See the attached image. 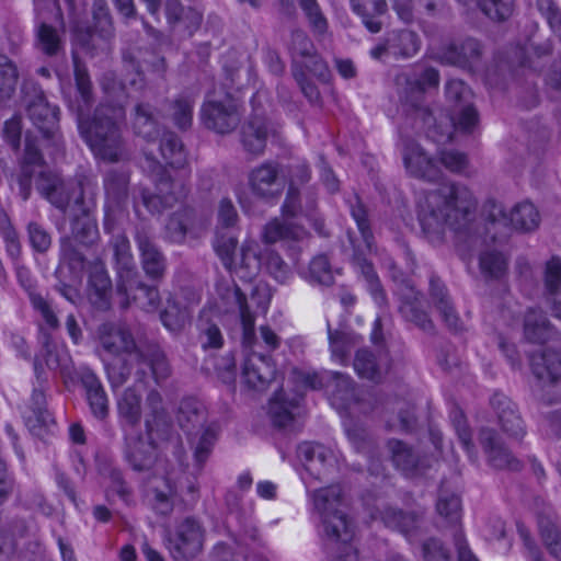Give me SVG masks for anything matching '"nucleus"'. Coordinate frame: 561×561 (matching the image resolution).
<instances>
[{"label": "nucleus", "instance_id": "c85d7f7f", "mask_svg": "<svg viewBox=\"0 0 561 561\" xmlns=\"http://www.w3.org/2000/svg\"><path fill=\"white\" fill-rule=\"evenodd\" d=\"M34 369L37 379V386L34 387L28 410L30 414L25 416L26 424L31 428V431H36V428L46 427L54 423L51 414L47 410V401L45 394L44 379L42 378V369L37 365L34 364Z\"/></svg>", "mask_w": 561, "mask_h": 561}, {"label": "nucleus", "instance_id": "7ed1b4c3", "mask_svg": "<svg viewBox=\"0 0 561 561\" xmlns=\"http://www.w3.org/2000/svg\"><path fill=\"white\" fill-rule=\"evenodd\" d=\"M313 507L321 519V536L327 556L331 561H358L352 545L354 525L343 512V491L337 484L321 488L311 494Z\"/></svg>", "mask_w": 561, "mask_h": 561}, {"label": "nucleus", "instance_id": "a19ab883", "mask_svg": "<svg viewBox=\"0 0 561 561\" xmlns=\"http://www.w3.org/2000/svg\"><path fill=\"white\" fill-rule=\"evenodd\" d=\"M134 133L150 142L158 138L159 127L154 108L149 103H138L131 113Z\"/></svg>", "mask_w": 561, "mask_h": 561}, {"label": "nucleus", "instance_id": "72a5a7b5", "mask_svg": "<svg viewBox=\"0 0 561 561\" xmlns=\"http://www.w3.org/2000/svg\"><path fill=\"white\" fill-rule=\"evenodd\" d=\"M80 381L85 390V398L91 413L99 420H104L108 415V400L106 392L96 377L90 369H82Z\"/></svg>", "mask_w": 561, "mask_h": 561}, {"label": "nucleus", "instance_id": "39448f33", "mask_svg": "<svg viewBox=\"0 0 561 561\" xmlns=\"http://www.w3.org/2000/svg\"><path fill=\"white\" fill-rule=\"evenodd\" d=\"M141 168L150 176L158 191L157 194L146 188L141 191L142 204L150 213H160L164 208L172 207L187 195L188 190L185 184L171 179L167 169L147 149H144Z\"/></svg>", "mask_w": 561, "mask_h": 561}, {"label": "nucleus", "instance_id": "9d476101", "mask_svg": "<svg viewBox=\"0 0 561 561\" xmlns=\"http://www.w3.org/2000/svg\"><path fill=\"white\" fill-rule=\"evenodd\" d=\"M202 124L209 130L225 135L232 133L241 122V112L233 98L206 100L201 107Z\"/></svg>", "mask_w": 561, "mask_h": 561}, {"label": "nucleus", "instance_id": "bb28decb", "mask_svg": "<svg viewBox=\"0 0 561 561\" xmlns=\"http://www.w3.org/2000/svg\"><path fill=\"white\" fill-rule=\"evenodd\" d=\"M135 240L140 252V261L145 274L151 280L160 282L167 270L165 256L145 228L137 230Z\"/></svg>", "mask_w": 561, "mask_h": 561}, {"label": "nucleus", "instance_id": "7c9ffc66", "mask_svg": "<svg viewBox=\"0 0 561 561\" xmlns=\"http://www.w3.org/2000/svg\"><path fill=\"white\" fill-rule=\"evenodd\" d=\"M270 128L265 117L253 114L241 127L240 140L243 149L253 156H261L266 147Z\"/></svg>", "mask_w": 561, "mask_h": 561}, {"label": "nucleus", "instance_id": "dca6fc26", "mask_svg": "<svg viewBox=\"0 0 561 561\" xmlns=\"http://www.w3.org/2000/svg\"><path fill=\"white\" fill-rule=\"evenodd\" d=\"M129 175L125 172L111 171L104 179V188L108 205L105 210L104 230L113 232L116 222L125 217L123 204L128 196Z\"/></svg>", "mask_w": 561, "mask_h": 561}, {"label": "nucleus", "instance_id": "393cba45", "mask_svg": "<svg viewBox=\"0 0 561 561\" xmlns=\"http://www.w3.org/2000/svg\"><path fill=\"white\" fill-rule=\"evenodd\" d=\"M324 383L330 396L333 408L337 411H346L356 403V391L354 381L345 374L337 371H329L323 375L319 383L312 382L313 389Z\"/></svg>", "mask_w": 561, "mask_h": 561}, {"label": "nucleus", "instance_id": "ddd939ff", "mask_svg": "<svg viewBox=\"0 0 561 561\" xmlns=\"http://www.w3.org/2000/svg\"><path fill=\"white\" fill-rule=\"evenodd\" d=\"M421 47L419 35L410 30H393L387 32L382 39L370 49V56L376 60L386 57L407 59L413 57Z\"/></svg>", "mask_w": 561, "mask_h": 561}, {"label": "nucleus", "instance_id": "aec40b11", "mask_svg": "<svg viewBox=\"0 0 561 561\" xmlns=\"http://www.w3.org/2000/svg\"><path fill=\"white\" fill-rule=\"evenodd\" d=\"M478 439L489 465L494 469L519 471L523 468L522 461L511 451L494 428L481 427Z\"/></svg>", "mask_w": 561, "mask_h": 561}, {"label": "nucleus", "instance_id": "f3484780", "mask_svg": "<svg viewBox=\"0 0 561 561\" xmlns=\"http://www.w3.org/2000/svg\"><path fill=\"white\" fill-rule=\"evenodd\" d=\"M383 525L403 535L409 541L416 540L426 529L425 510H403L386 506L380 511Z\"/></svg>", "mask_w": 561, "mask_h": 561}, {"label": "nucleus", "instance_id": "0e129e2a", "mask_svg": "<svg viewBox=\"0 0 561 561\" xmlns=\"http://www.w3.org/2000/svg\"><path fill=\"white\" fill-rule=\"evenodd\" d=\"M237 268L243 270L245 276H254L262 264V256H259L256 244L253 241H247L242 244L240 252L236 255Z\"/></svg>", "mask_w": 561, "mask_h": 561}, {"label": "nucleus", "instance_id": "09e8293b", "mask_svg": "<svg viewBox=\"0 0 561 561\" xmlns=\"http://www.w3.org/2000/svg\"><path fill=\"white\" fill-rule=\"evenodd\" d=\"M353 11L358 14L364 25L371 32L381 30V22L376 18L387 11L386 0H351Z\"/></svg>", "mask_w": 561, "mask_h": 561}, {"label": "nucleus", "instance_id": "bf43d9fd", "mask_svg": "<svg viewBox=\"0 0 561 561\" xmlns=\"http://www.w3.org/2000/svg\"><path fill=\"white\" fill-rule=\"evenodd\" d=\"M316 208V201L311 198L304 207L300 198L299 188L288 186L286 197L282 205V215L285 218H295L299 215L312 217V211Z\"/></svg>", "mask_w": 561, "mask_h": 561}, {"label": "nucleus", "instance_id": "473e14b6", "mask_svg": "<svg viewBox=\"0 0 561 561\" xmlns=\"http://www.w3.org/2000/svg\"><path fill=\"white\" fill-rule=\"evenodd\" d=\"M88 283L89 299L92 305L100 310L108 309L112 282L102 261L98 260L90 265Z\"/></svg>", "mask_w": 561, "mask_h": 561}, {"label": "nucleus", "instance_id": "412c9836", "mask_svg": "<svg viewBox=\"0 0 561 561\" xmlns=\"http://www.w3.org/2000/svg\"><path fill=\"white\" fill-rule=\"evenodd\" d=\"M490 407L501 431L511 439L522 440L527 431L518 407L504 393L495 392L490 398Z\"/></svg>", "mask_w": 561, "mask_h": 561}, {"label": "nucleus", "instance_id": "423d86ee", "mask_svg": "<svg viewBox=\"0 0 561 561\" xmlns=\"http://www.w3.org/2000/svg\"><path fill=\"white\" fill-rule=\"evenodd\" d=\"M447 100L454 104V114L447 118L445 129L437 141H449L454 130L471 133L479 123L477 110L471 104L472 92L470 88L458 79L447 81L445 87Z\"/></svg>", "mask_w": 561, "mask_h": 561}, {"label": "nucleus", "instance_id": "a878e982", "mask_svg": "<svg viewBox=\"0 0 561 561\" xmlns=\"http://www.w3.org/2000/svg\"><path fill=\"white\" fill-rule=\"evenodd\" d=\"M125 288H119V282H116V291L122 297V307L127 308L131 302H136L146 311H154L160 305V295L157 286L147 285L142 282L139 272L133 277V282L123 284Z\"/></svg>", "mask_w": 561, "mask_h": 561}, {"label": "nucleus", "instance_id": "cd10ccee", "mask_svg": "<svg viewBox=\"0 0 561 561\" xmlns=\"http://www.w3.org/2000/svg\"><path fill=\"white\" fill-rule=\"evenodd\" d=\"M353 366L360 378L379 382L390 369V357L383 350L374 353L368 348H360L355 353Z\"/></svg>", "mask_w": 561, "mask_h": 561}, {"label": "nucleus", "instance_id": "f8f14e48", "mask_svg": "<svg viewBox=\"0 0 561 561\" xmlns=\"http://www.w3.org/2000/svg\"><path fill=\"white\" fill-rule=\"evenodd\" d=\"M283 172L282 164L274 160H266L254 167L248 176L252 194L266 202L277 201L285 187Z\"/></svg>", "mask_w": 561, "mask_h": 561}, {"label": "nucleus", "instance_id": "5fc2aeb1", "mask_svg": "<svg viewBox=\"0 0 561 561\" xmlns=\"http://www.w3.org/2000/svg\"><path fill=\"white\" fill-rule=\"evenodd\" d=\"M94 33L91 39L98 35L102 41L108 42L115 35L113 18L105 0H95L93 3Z\"/></svg>", "mask_w": 561, "mask_h": 561}, {"label": "nucleus", "instance_id": "2eb2a0df", "mask_svg": "<svg viewBox=\"0 0 561 561\" xmlns=\"http://www.w3.org/2000/svg\"><path fill=\"white\" fill-rule=\"evenodd\" d=\"M289 51L293 58V69L306 68L323 81L329 78L330 71L325 61L317 53L313 43L305 32L296 30L291 33Z\"/></svg>", "mask_w": 561, "mask_h": 561}, {"label": "nucleus", "instance_id": "de8ad7c7", "mask_svg": "<svg viewBox=\"0 0 561 561\" xmlns=\"http://www.w3.org/2000/svg\"><path fill=\"white\" fill-rule=\"evenodd\" d=\"M71 238L83 247H92L100 238L96 220L83 209L71 221Z\"/></svg>", "mask_w": 561, "mask_h": 561}, {"label": "nucleus", "instance_id": "49530a36", "mask_svg": "<svg viewBox=\"0 0 561 561\" xmlns=\"http://www.w3.org/2000/svg\"><path fill=\"white\" fill-rule=\"evenodd\" d=\"M538 526L541 538L549 552L561 560V530L557 523V515L552 510L538 514Z\"/></svg>", "mask_w": 561, "mask_h": 561}, {"label": "nucleus", "instance_id": "69168bd1", "mask_svg": "<svg viewBox=\"0 0 561 561\" xmlns=\"http://www.w3.org/2000/svg\"><path fill=\"white\" fill-rule=\"evenodd\" d=\"M262 261L267 273L279 284H285L290 278V267L274 250H265L262 253Z\"/></svg>", "mask_w": 561, "mask_h": 561}, {"label": "nucleus", "instance_id": "774afa93", "mask_svg": "<svg viewBox=\"0 0 561 561\" xmlns=\"http://www.w3.org/2000/svg\"><path fill=\"white\" fill-rule=\"evenodd\" d=\"M237 238L230 234L217 232L214 247L224 265L229 270L237 268Z\"/></svg>", "mask_w": 561, "mask_h": 561}, {"label": "nucleus", "instance_id": "338daca9", "mask_svg": "<svg viewBox=\"0 0 561 561\" xmlns=\"http://www.w3.org/2000/svg\"><path fill=\"white\" fill-rule=\"evenodd\" d=\"M479 265L486 278H501L507 270L506 259L497 251L483 252L480 255Z\"/></svg>", "mask_w": 561, "mask_h": 561}, {"label": "nucleus", "instance_id": "6e6552de", "mask_svg": "<svg viewBox=\"0 0 561 561\" xmlns=\"http://www.w3.org/2000/svg\"><path fill=\"white\" fill-rule=\"evenodd\" d=\"M53 11L54 24L43 16L39 2L35 1L37 24L35 30V47L47 57H59L65 54L66 23L64 13L57 2L48 3Z\"/></svg>", "mask_w": 561, "mask_h": 561}, {"label": "nucleus", "instance_id": "052dcab7", "mask_svg": "<svg viewBox=\"0 0 561 561\" xmlns=\"http://www.w3.org/2000/svg\"><path fill=\"white\" fill-rule=\"evenodd\" d=\"M190 443L194 449V459L202 467L208 459L215 445L216 435L211 427L207 426L199 434L188 435Z\"/></svg>", "mask_w": 561, "mask_h": 561}, {"label": "nucleus", "instance_id": "6e6d98bb", "mask_svg": "<svg viewBox=\"0 0 561 561\" xmlns=\"http://www.w3.org/2000/svg\"><path fill=\"white\" fill-rule=\"evenodd\" d=\"M195 99L188 94H180L170 104V117L173 124L182 130L192 126Z\"/></svg>", "mask_w": 561, "mask_h": 561}, {"label": "nucleus", "instance_id": "c756f323", "mask_svg": "<svg viewBox=\"0 0 561 561\" xmlns=\"http://www.w3.org/2000/svg\"><path fill=\"white\" fill-rule=\"evenodd\" d=\"M327 331L332 359L346 365L352 350L359 343V336L343 323L333 327L328 322Z\"/></svg>", "mask_w": 561, "mask_h": 561}, {"label": "nucleus", "instance_id": "79ce46f5", "mask_svg": "<svg viewBox=\"0 0 561 561\" xmlns=\"http://www.w3.org/2000/svg\"><path fill=\"white\" fill-rule=\"evenodd\" d=\"M305 234L306 231L302 227L276 217L263 227L262 240L267 244H273L278 241H299Z\"/></svg>", "mask_w": 561, "mask_h": 561}, {"label": "nucleus", "instance_id": "6ab92c4d", "mask_svg": "<svg viewBox=\"0 0 561 561\" xmlns=\"http://www.w3.org/2000/svg\"><path fill=\"white\" fill-rule=\"evenodd\" d=\"M25 103L27 116L33 124L45 138L54 139L58 127V108L47 102L43 90L37 85L30 87Z\"/></svg>", "mask_w": 561, "mask_h": 561}, {"label": "nucleus", "instance_id": "37998d69", "mask_svg": "<svg viewBox=\"0 0 561 561\" xmlns=\"http://www.w3.org/2000/svg\"><path fill=\"white\" fill-rule=\"evenodd\" d=\"M552 335V325L540 309L530 308L524 316V336L530 343H545Z\"/></svg>", "mask_w": 561, "mask_h": 561}, {"label": "nucleus", "instance_id": "58836bf2", "mask_svg": "<svg viewBox=\"0 0 561 561\" xmlns=\"http://www.w3.org/2000/svg\"><path fill=\"white\" fill-rule=\"evenodd\" d=\"M111 244L116 265V282H119V288H125L123 284L133 282V277L138 272L130 252L129 240L125 234H116Z\"/></svg>", "mask_w": 561, "mask_h": 561}, {"label": "nucleus", "instance_id": "ea45409f", "mask_svg": "<svg viewBox=\"0 0 561 561\" xmlns=\"http://www.w3.org/2000/svg\"><path fill=\"white\" fill-rule=\"evenodd\" d=\"M179 490L170 479L163 480L162 486H154L147 492V502L151 510L159 516L168 517L174 510Z\"/></svg>", "mask_w": 561, "mask_h": 561}, {"label": "nucleus", "instance_id": "f704fd0d", "mask_svg": "<svg viewBox=\"0 0 561 561\" xmlns=\"http://www.w3.org/2000/svg\"><path fill=\"white\" fill-rule=\"evenodd\" d=\"M529 364L533 375L543 383H554L561 378V355L554 351L533 353Z\"/></svg>", "mask_w": 561, "mask_h": 561}, {"label": "nucleus", "instance_id": "a211bd4d", "mask_svg": "<svg viewBox=\"0 0 561 561\" xmlns=\"http://www.w3.org/2000/svg\"><path fill=\"white\" fill-rule=\"evenodd\" d=\"M402 159L407 172L426 182H436L443 178L438 162L413 139H404Z\"/></svg>", "mask_w": 561, "mask_h": 561}, {"label": "nucleus", "instance_id": "c9c22d12", "mask_svg": "<svg viewBox=\"0 0 561 561\" xmlns=\"http://www.w3.org/2000/svg\"><path fill=\"white\" fill-rule=\"evenodd\" d=\"M176 420L180 427L187 435H197L202 430L207 427L206 409L201 401L194 398H186L181 401Z\"/></svg>", "mask_w": 561, "mask_h": 561}, {"label": "nucleus", "instance_id": "4d7b16f0", "mask_svg": "<svg viewBox=\"0 0 561 561\" xmlns=\"http://www.w3.org/2000/svg\"><path fill=\"white\" fill-rule=\"evenodd\" d=\"M126 458L134 470L147 471L153 466L156 460L154 447L149 443L138 439L133 446L128 447Z\"/></svg>", "mask_w": 561, "mask_h": 561}, {"label": "nucleus", "instance_id": "603ef678", "mask_svg": "<svg viewBox=\"0 0 561 561\" xmlns=\"http://www.w3.org/2000/svg\"><path fill=\"white\" fill-rule=\"evenodd\" d=\"M436 512L448 524H457L461 517V501L458 494L443 484L438 492Z\"/></svg>", "mask_w": 561, "mask_h": 561}, {"label": "nucleus", "instance_id": "5701e85b", "mask_svg": "<svg viewBox=\"0 0 561 561\" xmlns=\"http://www.w3.org/2000/svg\"><path fill=\"white\" fill-rule=\"evenodd\" d=\"M483 48L479 41L466 38L459 43L451 42L440 46L433 58L443 65L470 68L482 57Z\"/></svg>", "mask_w": 561, "mask_h": 561}, {"label": "nucleus", "instance_id": "1a4fd4ad", "mask_svg": "<svg viewBox=\"0 0 561 561\" xmlns=\"http://www.w3.org/2000/svg\"><path fill=\"white\" fill-rule=\"evenodd\" d=\"M205 530L193 516L183 518L175 525L168 538V549L175 561H188L203 549Z\"/></svg>", "mask_w": 561, "mask_h": 561}, {"label": "nucleus", "instance_id": "f257e3e1", "mask_svg": "<svg viewBox=\"0 0 561 561\" xmlns=\"http://www.w3.org/2000/svg\"><path fill=\"white\" fill-rule=\"evenodd\" d=\"M77 99L70 103L76 113L79 134L93 154L106 162L115 163L127 158L123 129L126 121L124 106L114 103H100L92 116L89 110L94 102L92 83L88 70L73 55Z\"/></svg>", "mask_w": 561, "mask_h": 561}, {"label": "nucleus", "instance_id": "864d4df0", "mask_svg": "<svg viewBox=\"0 0 561 561\" xmlns=\"http://www.w3.org/2000/svg\"><path fill=\"white\" fill-rule=\"evenodd\" d=\"M296 400H286L283 391H278L270 401L268 414L273 424L285 428L294 421L293 410L297 407Z\"/></svg>", "mask_w": 561, "mask_h": 561}, {"label": "nucleus", "instance_id": "4c0bfd02", "mask_svg": "<svg viewBox=\"0 0 561 561\" xmlns=\"http://www.w3.org/2000/svg\"><path fill=\"white\" fill-rule=\"evenodd\" d=\"M439 85V72L433 67L414 69L405 77L407 100L413 105L427 91L436 90Z\"/></svg>", "mask_w": 561, "mask_h": 561}, {"label": "nucleus", "instance_id": "a18cd8bd", "mask_svg": "<svg viewBox=\"0 0 561 561\" xmlns=\"http://www.w3.org/2000/svg\"><path fill=\"white\" fill-rule=\"evenodd\" d=\"M146 408L145 426L148 436L151 438L154 432H159L162 427L167 426L169 420L162 396L158 390L152 389L148 392Z\"/></svg>", "mask_w": 561, "mask_h": 561}, {"label": "nucleus", "instance_id": "e433bc0d", "mask_svg": "<svg viewBox=\"0 0 561 561\" xmlns=\"http://www.w3.org/2000/svg\"><path fill=\"white\" fill-rule=\"evenodd\" d=\"M117 414L123 428H134L139 425L142 416V396L135 388H126L118 396Z\"/></svg>", "mask_w": 561, "mask_h": 561}, {"label": "nucleus", "instance_id": "20e7f679", "mask_svg": "<svg viewBox=\"0 0 561 561\" xmlns=\"http://www.w3.org/2000/svg\"><path fill=\"white\" fill-rule=\"evenodd\" d=\"M227 299L238 310L243 330V345L247 353L242 364V379L249 388L264 391L275 378V364L271 356L263 355L253 348L255 317L249 309L245 295L238 286H233L227 290Z\"/></svg>", "mask_w": 561, "mask_h": 561}, {"label": "nucleus", "instance_id": "0eeeda50", "mask_svg": "<svg viewBox=\"0 0 561 561\" xmlns=\"http://www.w3.org/2000/svg\"><path fill=\"white\" fill-rule=\"evenodd\" d=\"M35 186L42 197L62 213H66L71 203L78 206L83 204L84 192L81 179H65L56 172L41 170L36 176Z\"/></svg>", "mask_w": 561, "mask_h": 561}, {"label": "nucleus", "instance_id": "b1692460", "mask_svg": "<svg viewBox=\"0 0 561 561\" xmlns=\"http://www.w3.org/2000/svg\"><path fill=\"white\" fill-rule=\"evenodd\" d=\"M297 455L306 472L314 480H322L334 468V453L319 443L304 442L297 448Z\"/></svg>", "mask_w": 561, "mask_h": 561}, {"label": "nucleus", "instance_id": "4468645a", "mask_svg": "<svg viewBox=\"0 0 561 561\" xmlns=\"http://www.w3.org/2000/svg\"><path fill=\"white\" fill-rule=\"evenodd\" d=\"M393 280L397 283V294L400 298L399 311L402 317L424 332L433 334L435 325L428 314L420 308V293L415 289L410 278L402 275L392 274Z\"/></svg>", "mask_w": 561, "mask_h": 561}, {"label": "nucleus", "instance_id": "13d9d810", "mask_svg": "<svg viewBox=\"0 0 561 561\" xmlns=\"http://www.w3.org/2000/svg\"><path fill=\"white\" fill-rule=\"evenodd\" d=\"M305 277L313 284L331 286L334 283V275L331 263L327 255L318 254L309 263Z\"/></svg>", "mask_w": 561, "mask_h": 561}, {"label": "nucleus", "instance_id": "e2e57ef3", "mask_svg": "<svg viewBox=\"0 0 561 561\" xmlns=\"http://www.w3.org/2000/svg\"><path fill=\"white\" fill-rule=\"evenodd\" d=\"M438 164L454 174L466 175L470 167L467 153L457 149H440L437 152Z\"/></svg>", "mask_w": 561, "mask_h": 561}, {"label": "nucleus", "instance_id": "2f4dec72", "mask_svg": "<svg viewBox=\"0 0 561 561\" xmlns=\"http://www.w3.org/2000/svg\"><path fill=\"white\" fill-rule=\"evenodd\" d=\"M430 296L447 328L455 332L461 331L463 323L450 300L446 286L438 277L433 276L430 280Z\"/></svg>", "mask_w": 561, "mask_h": 561}, {"label": "nucleus", "instance_id": "9b49d317", "mask_svg": "<svg viewBox=\"0 0 561 561\" xmlns=\"http://www.w3.org/2000/svg\"><path fill=\"white\" fill-rule=\"evenodd\" d=\"M350 207L351 215L357 225L364 242V248L360 245H354L353 261L356 266L359 267L367 284L370 285L375 282H378L379 278L374 270L373 264L369 263L365 257L366 252L371 253L375 249L374 234L370 228L368 209L358 196H355L354 199L351 201Z\"/></svg>", "mask_w": 561, "mask_h": 561}, {"label": "nucleus", "instance_id": "3c124183", "mask_svg": "<svg viewBox=\"0 0 561 561\" xmlns=\"http://www.w3.org/2000/svg\"><path fill=\"white\" fill-rule=\"evenodd\" d=\"M160 152L168 164L174 169H182L187 163L184 146L174 133L169 131L163 135Z\"/></svg>", "mask_w": 561, "mask_h": 561}, {"label": "nucleus", "instance_id": "4be33fe9", "mask_svg": "<svg viewBox=\"0 0 561 561\" xmlns=\"http://www.w3.org/2000/svg\"><path fill=\"white\" fill-rule=\"evenodd\" d=\"M102 350L108 356H122L134 354L137 359L142 358V352L138 348L130 331L124 324L105 322L98 329Z\"/></svg>", "mask_w": 561, "mask_h": 561}, {"label": "nucleus", "instance_id": "8fccbe9b", "mask_svg": "<svg viewBox=\"0 0 561 561\" xmlns=\"http://www.w3.org/2000/svg\"><path fill=\"white\" fill-rule=\"evenodd\" d=\"M510 220V226L516 230L529 232L538 228L540 215L534 204L522 202L512 208Z\"/></svg>", "mask_w": 561, "mask_h": 561}, {"label": "nucleus", "instance_id": "c03bdc74", "mask_svg": "<svg viewBox=\"0 0 561 561\" xmlns=\"http://www.w3.org/2000/svg\"><path fill=\"white\" fill-rule=\"evenodd\" d=\"M393 465L407 476H414L421 467L419 455L405 443L398 439L388 442Z\"/></svg>", "mask_w": 561, "mask_h": 561}, {"label": "nucleus", "instance_id": "f03ea898", "mask_svg": "<svg viewBox=\"0 0 561 561\" xmlns=\"http://www.w3.org/2000/svg\"><path fill=\"white\" fill-rule=\"evenodd\" d=\"M478 202L473 193L456 182L425 192L417 201V220L433 244H440L449 229L459 239L472 241L477 230Z\"/></svg>", "mask_w": 561, "mask_h": 561}, {"label": "nucleus", "instance_id": "680f3d73", "mask_svg": "<svg viewBox=\"0 0 561 561\" xmlns=\"http://www.w3.org/2000/svg\"><path fill=\"white\" fill-rule=\"evenodd\" d=\"M194 214L191 209H180L172 214L165 225L169 238L174 242L184 240L186 232L193 225Z\"/></svg>", "mask_w": 561, "mask_h": 561}]
</instances>
